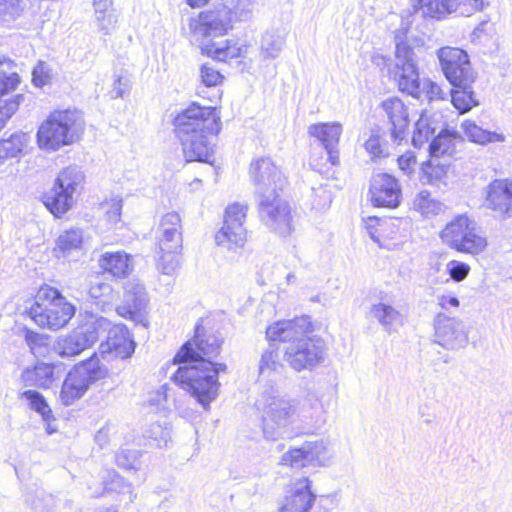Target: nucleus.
I'll list each match as a JSON object with an SVG mask.
<instances>
[{
    "label": "nucleus",
    "instance_id": "obj_9",
    "mask_svg": "<svg viewBox=\"0 0 512 512\" xmlns=\"http://www.w3.org/2000/svg\"><path fill=\"white\" fill-rule=\"evenodd\" d=\"M177 137L194 134H214L219 131V117L211 106L192 103L174 119Z\"/></svg>",
    "mask_w": 512,
    "mask_h": 512
},
{
    "label": "nucleus",
    "instance_id": "obj_14",
    "mask_svg": "<svg viewBox=\"0 0 512 512\" xmlns=\"http://www.w3.org/2000/svg\"><path fill=\"white\" fill-rule=\"evenodd\" d=\"M435 343L447 350L464 348L469 341V333L462 320L438 313L434 318Z\"/></svg>",
    "mask_w": 512,
    "mask_h": 512
},
{
    "label": "nucleus",
    "instance_id": "obj_62",
    "mask_svg": "<svg viewBox=\"0 0 512 512\" xmlns=\"http://www.w3.org/2000/svg\"><path fill=\"white\" fill-rule=\"evenodd\" d=\"M489 5V0H460V15L469 16L482 11Z\"/></svg>",
    "mask_w": 512,
    "mask_h": 512
},
{
    "label": "nucleus",
    "instance_id": "obj_3",
    "mask_svg": "<svg viewBox=\"0 0 512 512\" xmlns=\"http://www.w3.org/2000/svg\"><path fill=\"white\" fill-rule=\"evenodd\" d=\"M255 408L260 415L265 439L276 441L291 437L292 424L297 413V404L293 399L270 387L258 396Z\"/></svg>",
    "mask_w": 512,
    "mask_h": 512
},
{
    "label": "nucleus",
    "instance_id": "obj_36",
    "mask_svg": "<svg viewBox=\"0 0 512 512\" xmlns=\"http://www.w3.org/2000/svg\"><path fill=\"white\" fill-rule=\"evenodd\" d=\"M369 313L386 331H390L395 324L400 323L402 318L399 310L383 302L372 304Z\"/></svg>",
    "mask_w": 512,
    "mask_h": 512
},
{
    "label": "nucleus",
    "instance_id": "obj_17",
    "mask_svg": "<svg viewBox=\"0 0 512 512\" xmlns=\"http://www.w3.org/2000/svg\"><path fill=\"white\" fill-rule=\"evenodd\" d=\"M311 483L307 477L292 482L279 502L277 512H310L316 499Z\"/></svg>",
    "mask_w": 512,
    "mask_h": 512
},
{
    "label": "nucleus",
    "instance_id": "obj_4",
    "mask_svg": "<svg viewBox=\"0 0 512 512\" xmlns=\"http://www.w3.org/2000/svg\"><path fill=\"white\" fill-rule=\"evenodd\" d=\"M84 129L85 121L78 110L54 111L38 128V147L46 152H55L63 146L77 142Z\"/></svg>",
    "mask_w": 512,
    "mask_h": 512
},
{
    "label": "nucleus",
    "instance_id": "obj_40",
    "mask_svg": "<svg viewBox=\"0 0 512 512\" xmlns=\"http://www.w3.org/2000/svg\"><path fill=\"white\" fill-rule=\"evenodd\" d=\"M28 144V136L25 133L17 132L9 138L0 141V165L8 158L20 155Z\"/></svg>",
    "mask_w": 512,
    "mask_h": 512
},
{
    "label": "nucleus",
    "instance_id": "obj_39",
    "mask_svg": "<svg viewBox=\"0 0 512 512\" xmlns=\"http://www.w3.org/2000/svg\"><path fill=\"white\" fill-rule=\"evenodd\" d=\"M304 446L310 466H327L330 463L332 453L327 441L323 439L306 441Z\"/></svg>",
    "mask_w": 512,
    "mask_h": 512
},
{
    "label": "nucleus",
    "instance_id": "obj_13",
    "mask_svg": "<svg viewBox=\"0 0 512 512\" xmlns=\"http://www.w3.org/2000/svg\"><path fill=\"white\" fill-rule=\"evenodd\" d=\"M247 206L240 203H233L226 208L224 223L216 233L217 245L228 249L243 247L247 241V230L244 227Z\"/></svg>",
    "mask_w": 512,
    "mask_h": 512
},
{
    "label": "nucleus",
    "instance_id": "obj_28",
    "mask_svg": "<svg viewBox=\"0 0 512 512\" xmlns=\"http://www.w3.org/2000/svg\"><path fill=\"white\" fill-rule=\"evenodd\" d=\"M288 31L284 27H271L261 36L259 53L264 60H273L280 56L286 43Z\"/></svg>",
    "mask_w": 512,
    "mask_h": 512
},
{
    "label": "nucleus",
    "instance_id": "obj_26",
    "mask_svg": "<svg viewBox=\"0 0 512 512\" xmlns=\"http://www.w3.org/2000/svg\"><path fill=\"white\" fill-rule=\"evenodd\" d=\"M252 48L250 43L231 40L208 41L201 47L202 52L219 61L246 57Z\"/></svg>",
    "mask_w": 512,
    "mask_h": 512
},
{
    "label": "nucleus",
    "instance_id": "obj_24",
    "mask_svg": "<svg viewBox=\"0 0 512 512\" xmlns=\"http://www.w3.org/2000/svg\"><path fill=\"white\" fill-rule=\"evenodd\" d=\"M381 107L390 124L391 139L399 144L407 135L409 124L408 109L399 98H389L382 102Z\"/></svg>",
    "mask_w": 512,
    "mask_h": 512
},
{
    "label": "nucleus",
    "instance_id": "obj_20",
    "mask_svg": "<svg viewBox=\"0 0 512 512\" xmlns=\"http://www.w3.org/2000/svg\"><path fill=\"white\" fill-rule=\"evenodd\" d=\"M108 327L101 333L106 335V341L100 345L101 354H114L115 357L126 359L135 350V343L128 329L122 324L113 325L110 320Z\"/></svg>",
    "mask_w": 512,
    "mask_h": 512
},
{
    "label": "nucleus",
    "instance_id": "obj_43",
    "mask_svg": "<svg viewBox=\"0 0 512 512\" xmlns=\"http://www.w3.org/2000/svg\"><path fill=\"white\" fill-rule=\"evenodd\" d=\"M450 91L451 102L453 106L464 114L470 111L473 107L478 106V101L474 98V93L471 90V85L466 87H455Z\"/></svg>",
    "mask_w": 512,
    "mask_h": 512
},
{
    "label": "nucleus",
    "instance_id": "obj_61",
    "mask_svg": "<svg viewBox=\"0 0 512 512\" xmlns=\"http://www.w3.org/2000/svg\"><path fill=\"white\" fill-rule=\"evenodd\" d=\"M139 458L137 450H121L115 456L116 464L124 469H133Z\"/></svg>",
    "mask_w": 512,
    "mask_h": 512
},
{
    "label": "nucleus",
    "instance_id": "obj_44",
    "mask_svg": "<svg viewBox=\"0 0 512 512\" xmlns=\"http://www.w3.org/2000/svg\"><path fill=\"white\" fill-rule=\"evenodd\" d=\"M413 209L425 217H430L442 210V204L433 199L427 190H422L413 200Z\"/></svg>",
    "mask_w": 512,
    "mask_h": 512
},
{
    "label": "nucleus",
    "instance_id": "obj_11",
    "mask_svg": "<svg viewBox=\"0 0 512 512\" xmlns=\"http://www.w3.org/2000/svg\"><path fill=\"white\" fill-rule=\"evenodd\" d=\"M249 174L258 200L277 195L286 183L281 169L270 157L253 160L250 164Z\"/></svg>",
    "mask_w": 512,
    "mask_h": 512
},
{
    "label": "nucleus",
    "instance_id": "obj_10",
    "mask_svg": "<svg viewBox=\"0 0 512 512\" xmlns=\"http://www.w3.org/2000/svg\"><path fill=\"white\" fill-rule=\"evenodd\" d=\"M441 70L454 87L472 85L475 74L466 51L456 47H442L436 52Z\"/></svg>",
    "mask_w": 512,
    "mask_h": 512
},
{
    "label": "nucleus",
    "instance_id": "obj_7",
    "mask_svg": "<svg viewBox=\"0 0 512 512\" xmlns=\"http://www.w3.org/2000/svg\"><path fill=\"white\" fill-rule=\"evenodd\" d=\"M108 371L95 356L76 364L66 375L59 399L65 406L72 405L88 391L95 382L104 379Z\"/></svg>",
    "mask_w": 512,
    "mask_h": 512
},
{
    "label": "nucleus",
    "instance_id": "obj_35",
    "mask_svg": "<svg viewBox=\"0 0 512 512\" xmlns=\"http://www.w3.org/2000/svg\"><path fill=\"white\" fill-rule=\"evenodd\" d=\"M420 9L423 16L439 20L451 13L460 14V0H425Z\"/></svg>",
    "mask_w": 512,
    "mask_h": 512
},
{
    "label": "nucleus",
    "instance_id": "obj_32",
    "mask_svg": "<svg viewBox=\"0 0 512 512\" xmlns=\"http://www.w3.org/2000/svg\"><path fill=\"white\" fill-rule=\"evenodd\" d=\"M99 264L105 271L116 277H124L132 270L130 256L121 251L104 253Z\"/></svg>",
    "mask_w": 512,
    "mask_h": 512
},
{
    "label": "nucleus",
    "instance_id": "obj_41",
    "mask_svg": "<svg viewBox=\"0 0 512 512\" xmlns=\"http://www.w3.org/2000/svg\"><path fill=\"white\" fill-rule=\"evenodd\" d=\"M449 165L445 159L431 157L421 165L422 179L429 184L441 181L447 176Z\"/></svg>",
    "mask_w": 512,
    "mask_h": 512
},
{
    "label": "nucleus",
    "instance_id": "obj_34",
    "mask_svg": "<svg viewBox=\"0 0 512 512\" xmlns=\"http://www.w3.org/2000/svg\"><path fill=\"white\" fill-rule=\"evenodd\" d=\"M461 128L467 139L476 144L486 145L505 141L503 134L483 129L472 120L463 121Z\"/></svg>",
    "mask_w": 512,
    "mask_h": 512
},
{
    "label": "nucleus",
    "instance_id": "obj_57",
    "mask_svg": "<svg viewBox=\"0 0 512 512\" xmlns=\"http://www.w3.org/2000/svg\"><path fill=\"white\" fill-rule=\"evenodd\" d=\"M102 209L108 222L118 223L121 217L122 199L112 198L107 200L102 204Z\"/></svg>",
    "mask_w": 512,
    "mask_h": 512
},
{
    "label": "nucleus",
    "instance_id": "obj_19",
    "mask_svg": "<svg viewBox=\"0 0 512 512\" xmlns=\"http://www.w3.org/2000/svg\"><path fill=\"white\" fill-rule=\"evenodd\" d=\"M371 202L374 206L396 208L402 198L398 180L389 174L381 173L372 178L370 184Z\"/></svg>",
    "mask_w": 512,
    "mask_h": 512
},
{
    "label": "nucleus",
    "instance_id": "obj_29",
    "mask_svg": "<svg viewBox=\"0 0 512 512\" xmlns=\"http://www.w3.org/2000/svg\"><path fill=\"white\" fill-rule=\"evenodd\" d=\"M82 246L83 231L78 228H72L58 236L54 251L57 257H78L82 251Z\"/></svg>",
    "mask_w": 512,
    "mask_h": 512
},
{
    "label": "nucleus",
    "instance_id": "obj_60",
    "mask_svg": "<svg viewBox=\"0 0 512 512\" xmlns=\"http://www.w3.org/2000/svg\"><path fill=\"white\" fill-rule=\"evenodd\" d=\"M147 437L153 439L156 442V446L162 447L167 444L170 439V432L167 428H164L158 423H154L146 431Z\"/></svg>",
    "mask_w": 512,
    "mask_h": 512
},
{
    "label": "nucleus",
    "instance_id": "obj_33",
    "mask_svg": "<svg viewBox=\"0 0 512 512\" xmlns=\"http://www.w3.org/2000/svg\"><path fill=\"white\" fill-rule=\"evenodd\" d=\"M74 195L60 191L59 187L54 184L50 192L44 197V204L50 210V212L56 216L61 217L68 212L74 205Z\"/></svg>",
    "mask_w": 512,
    "mask_h": 512
},
{
    "label": "nucleus",
    "instance_id": "obj_18",
    "mask_svg": "<svg viewBox=\"0 0 512 512\" xmlns=\"http://www.w3.org/2000/svg\"><path fill=\"white\" fill-rule=\"evenodd\" d=\"M486 208L500 219L512 218V180L495 179L485 188Z\"/></svg>",
    "mask_w": 512,
    "mask_h": 512
},
{
    "label": "nucleus",
    "instance_id": "obj_16",
    "mask_svg": "<svg viewBox=\"0 0 512 512\" xmlns=\"http://www.w3.org/2000/svg\"><path fill=\"white\" fill-rule=\"evenodd\" d=\"M259 213L263 222L281 236L291 232V217L288 204L279 195L258 200Z\"/></svg>",
    "mask_w": 512,
    "mask_h": 512
},
{
    "label": "nucleus",
    "instance_id": "obj_53",
    "mask_svg": "<svg viewBox=\"0 0 512 512\" xmlns=\"http://www.w3.org/2000/svg\"><path fill=\"white\" fill-rule=\"evenodd\" d=\"M23 10V0H0V18L4 21L17 19Z\"/></svg>",
    "mask_w": 512,
    "mask_h": 512
},
{
    "label": "nucleus",
    "instance_id": "obj_51",
    "mask_svg": "<svg viewBox=\"0 0 512 512\" xmlns=\"http://www.w3.org/2000/svg\"><path fill=\"white\" fill-rule=\"evenodd\" d=\"M180 251H159L158 270L165 275H172L179 267Z\"/></svg>",
    "mask_w": 512,
    "mask_h": 512
},
{
    "label": "nucleus",
    "instance_id": "obj_21",
    "mask_svg": "<svg viewBox=\"0 0 512 512\" xmlns=\"http://www.w3.org/2000/svg\"><path fill=\"white\" fill-rule=\"evenodd\" d=\"M190 28L196 36L220 37L231 28L229 11L225 8L203 11L198 19L190 24Z\"/></svg>",
    "mask_w": 512,
    "mask_h": 512
},
{
    "label": "nucleus",
    "instance_id": "obj_23",
    "mask_svg": "<svg viewBox=\"0 0 512 512\" xmlns=\"http://www.w3.org/2000/svg\"><path fill=\"white\" fill-rule=\"evenodd\" d=\"M159 251H180L182 248V223L176 212L165 214L157 231Z\"/></svg>",
    "mask_w": 512,
    "mask_h": 512
},
{
    "label": "nucleus",
    "instance_id": "obj_12",
    "mask_svg": "<svg viewBox=\"0 0 512 512\" xmlns=\"http://www.w3.org/2000/svg\"><path fill=\"white\" fill-rule=\"evenodd\" d=\"M392 73L402 92L412 97H419L422 81L419 78L413 49L404 42L396 43L395 64Z\"/></svg>",
    "mask_w": 512,
    "mask_h": 512
},
{
    "label": "nucleus",
    "instance_id": "obj_37",
    "mask_svg": "<svg viewBox=\"0 0 512 512\" xmlns=\"http://www.w3.org/2000/svg\"><path fill=\"white\" fill-rule=\"evenodd\" d=\"M89 295L103 311L110 310L117 299V292L112 285L100 280L91 283Z\"/></svg>",
    "mask_w": 512,
    "mask_h": 512
},
{
    "label": "nucleus",
    "instance_id": "obj_54",
    "mask_svg": "<svg viewBox=\"0 0 512 512\" xmlns=\"http://www.w3.org/2000/svg\"><path fill=\"white\" fill-rule=\"evenodd\" d=\"M419 90L420 93L419 97H416L417 99H427L428 101H433L442 100L446 96V93L441 89V87L429 79H424L422 81Z\"/></svg>",
    "mask_w": 512,
    "mask_h": 512
},
{
    "label": "nucleus",
    "instance_id": "obj_59",
    "mask_svg": "<svg viewBox=\"0 0 512 512\" xmlns=\"http://www.w3.org/2000/svg\"><path fill=\"white\" fill-rule=\"evenodd\" d=\"M200 77L202 83L207 87L216 86L223 80V76L220 72L207 64L201 66Z\"/></svg>",
    "mask_w": 512,
    "mask_h": 512
},
{
    "label": "nucleus",
    "instance_id": "obj_49",
    "mask_svg": "<svg viewBox=\"0 0 512 512\" xmlns=\"http://www.w3.org/2000/svg\"><path fill=\"white\" fill-rule=\"evenodd\" d=\"M104 488L108 491H116L119 493H128L129 500L133 501V494L131 490V485L125 481L123 477H121L115 471H108L107 475L104 477Z\"/></svg>",
    "mask_w": 512,
    "mask_h": 512
},
{
    "label": "nucleus",
    "instance_id": "obj_52",
    "mask_svg": "<svg viewBox=\"0 0 512 512\" xmlns=\"http://www.w3.org/2000/svg\"><path fill=\"white\" fill-rule=\"evenodd\" d=\"M95 24L99 32L104 35L110 34L117 26L119 14L116 11L94 14Z\"/></svg>",
    "mask_w": 512,
    "mask_h": 512
},
{
    "label": "nucleus",
    "instance_id": "obj_50",
    "mask_svg": "<svg viewBox=\"0 0 512 512\" xmlns=\"http://www.w3.org/2000/svg\"><path fill=\"white\" fill-rule=\"evenodd\" d=\"M25 340L27 345L29 346L31 352L36 357L45 356L48 351V337L34 332L32 330H27L25 332Z\"/></svg>",
    "mask_w": 512,
    "mask_h": 512
},
{
    "label": "nucleus",
    "instance_id": "obj_1",
    "mask_svg": "<svg viewBox=\"0 0 512 512\" xmlns=\"http://www.w3.org/2000/svg\"><path fill=\"white\" fill-rule=\"evenodd\" d=\"M221 340L214 334L202 332L197 326L194 338L183 345L174 358L175 363H184L173 375V380L204 407L217 397L218 373L225 369L215 364L212 358L219 354Z\"/></svg>",
    "mask_w": 512,
    "mask_h": 512
},
{
    "label": "nucleus",
    "instance_id": "obj_6",
    "mask_svg": "<svg viewBox=\"0 0 512 512\" xmlns=\"http://www.w3.org/2000/svg\"><path fill=\"white\" fill-rule=\"evenodd\" d=\"M440 238L449 248L470 255L481 254L488 245L481 227L465 214L458 215L447 223Z\"/></svg>",
    "mask_w": 512,
    "mask_h": 512
},
{
    "label": "nucleus",
    "instance_id": "obj_58",
    "mask_svg": "<svg viewBox=\"0 0 512 512\" xmlns=\"http://www.w3.org/2000/svg\"><path fill=\"white\" fill-rule=\"evenodd\" d=\"M50 68L49 65L43 61H39L32 71V81L35 86L43 87L50 81Z\"/></svg>",
    "mask_w": 512,
    "mask_h": 512
},
{
    "label": "nucleus",
    "instance_id": "obj_56",
    "mask_svg": "<svg viewBox=\"0 0 512 512\" xmlns=\"http://www.w3.org/2000/svg\"><path fill=\"white\" fill-rule=\"evenodd\" d=\"M332 202V193L328 189V185L321 184L317 188H313V206L316 209L323 210L330 206Z\"/></svg>",
    "mask_w": 512,
    "mask_h": 512
},
{
    "label": "nucleus",
    "instance_id": "obj_31",
    "mask_svg": "<svg viewBox=\"0 0 512 512\" xmlns=\"http://www.w3.org/2000/svg\"><path fill=\"white\" fill-rule=\"evenodd\" d=\"M283 371L277 349L273 345L264 350L258 363V381H273L274 377Z\"/></svg>",
    "mask_w": 512,
    "mask_h": 512
},
{
    "label": "nucleus",
    "instance_id": "obj_46",
    "mask_svg": "<svg viewBox=\"0 0 512 512\" xmlns=\"http://www.w3.org/2000/svg\"><path fill=\"white\" fill-rule=\"evenodd\" d=\"M22 397L28 401L30 408L38 412L45 421L51 418L52 411L42 394L35 390H26L22 393Z\"/></svg>",
    "mask_w": 512,
    "mask_h": 512
},
{
    "label": "nucleus",
    "instance_id": "obj_38",
    "mask_svg": "<svg viewBox=\"0 0 512 512\" xmlns=\"http://www.w3.org/2000/svg\"><path fill=\"white\" fill-rule=\"evenodd\" d=\"M83 181L84 174L81 169L77 166H69L58 174L54 184L60 188L61 192L64 190L74 195L81 187Z\"/></svg>",
    "mask_w": 512,
    "mask_h": 512
},
{
    "label": "nucleus",
    "instance_id": "obj_8",
    "mask_svg": "<svg viewBox=\"0 0 512 512\" xmlns=\"http://www.w3.org/2000/svg\"><path fill=\"white\" fill-rule=\"evenodd\" d=\"M108 325L105 317L91 318L72 333L58 337L54 350L63 358L75 357L97 342Z\"/></svg>",
    "mask_w": 512,
    "mask_h": 512
},
{
    "label": "nucleus",
    "instance_id": "obj_42",
    "mask_svg": "<svg viewBox=\"0 0 512 512\" xmlns=\"http://www.w3.org/2000/svg\"><path fill=\"white\" fill-rule=\"evenodd\" d=\"M455 140L456 137L453 134L440 132L429 146L430 156L440 159L452 156L456 151Z\"/></svg>",
    "mask_w": 512,
    "mask_h": 512
},
{
    "label": "nucleus",
    "instance_id": "obj_64",
    "mask_svg": "<svg viewBox=\"0 0 512 512\" xmlns=\"http://www.w3.org/2000/svg\"><path fill=\"white\" fill-rule=\"evenodd\" d=\"M416 163V156L413 152H406L398 158L399 168L407 175L415 170Z\"/></svg>",
    "mask_w": 512,
    "mask_h": 512
},
{
    "label": "nucleus",
    "instance_id": "obj_22",
    "mask_svg": "<svg viewBox=\"0 0 512 512\" xmlns=\"http://www.w3.org/2000/svg\"><path fill=\"white\" fill-rule=\"evenodd\" d=\"M342 130V124L337 121L316 123L308 127V134L321 143L332 165L339 164L338 145Z\"/></svg>",
    "mask_w": 512,
    "mask_h": 512
},
{
    "label": "nucleus",
    "instance_id": "obj_2",
    "mask_svg": "<svg viewBox=\"0 0 512 512\" xmlns=\"http://www.w3.org/2000/svg\"><path fill=\"white\" fill-rule=\"evenodd\" d=\"M312 330L309 317L303 316L273 323L267 327L266 337L286 343L283 358L294 371H311L324 362L327 350L321 337L309 336Z\"/></svg>",
    "mask_w": 512,
    "mask_h": 512
},
{
    "label": "nucleus",
    "instance_id": "obj_5",
    "mask_svg": "<svg viewBox=\"0 0 512 512\" xmlns=\"http://www.w3.org/2000/svg\"><path fill=\"white\" fill-rule=\"evenodd\" d=\"M74 306L58 290L46 286L40 288L35 302L28 310L30 318L41 328L58 330L73 317Z\"/></svg>",
    "mask_w": 512,
    "mask_h": 512
},
{
    "label": "nucleus",
    "instance_id": "obj_30",
    "mask_svg": "<svg viewBox=\"0 0 512 512\" xmlns=\"http://www.w3.org/2000/svg\"><path fill=\"white\" fill-rule=\"evenodd\" d=\"M22 378L26 386H34L37 388L48 389L58 378L55 374V366L53 364L38 363L31 369L23 372Z\"/></svg>",
    "mask_w": 512,
    "mask_h": 512
},
{
    "label": "nucleus",
    "instance_id": "obj_55",
    "mask_svg": "<svg viewBox=\"0 0 512 512\" xmlns=\"http://www.w3.org/2000/svg\"><path fill=\"white\" fill-rule=\"evenodd\" d=\"M446 270L453 281L461 282L467 278L471 268L467 263L451 260L447 263Z\"/></svg>",
    "mask_w": 512,
    "mask_h": 512
},
{
    "label": "nucleus",
    "instance_id": "obj_45",
    "mask_svg": "<svg viewBox=\"0 0 512 512\" xmlns=\"http://www.w3.org/2000/svg\"><path fill=\"white\" fill-rule=\"evenodd\" d=\"M435 127L429 123V117L426 113H422L415 124L412 143L415 147H421L434 134Z\"/></svg>",
    "mask_w": 512,
    "mask_h": 512
},
{
    "label": "nucleus",
    "instance_id": "obj_25",
    "mask_svg": "<svg viewBox=\"0 0 512 512\" xmlns=\"http://www.w3.org/2000/svg\"><path fill=\"white\" fill-rule=\"evenodd\" d=\"M212 134H194L178 137L186 162L211 163L213 147L209 141Z\"/></svg>",
    "mask_w": 512,
    "mask_h": 512
},
{
    "label": "nucleus",
    "instance_id": "obj_63",
    "mask_svg": "<svg viewBox=\"0 0 512 512\" xmlns=\"http://www.w3.org/2000/svg\"><path fill=\"white\" fill-rule=\"evenodd\" d=\"M130 81L127 77L117 75L114 83L113 89L111 90V96L113 98L123 97L125 93L129 91Z\"/></svg>",
    "mask_w": 512,
    "mask_h": 512
},
{
    "label": "nucleus",
    "instance_id": "obj_48",
    "mask_svg": "<svg viewBox=\"0 0 512 512\" xmlns=\"http://www.w3.org/2000/svg\"><path fill=\"white\" fill-rule=\"evenodd\" d=\"M306 449L304 443L300 447L290 448L281 457V464L292 468H301L310 466L308 458H306Z\"/></svg>",
    "mask_w": 512,
    "mask_h": 512
},
{
    "label": "nucleus",
    "instance_id": "obj_47",
    "mask_svg": "<svg viewBox=\"0 0 512 512\" xmlns=\"http://www.w3.org/2000/svg\"><path fill=\"white\" fill-rule=\"evenodd\" d=\"M363 146L372 160L384 158L389 155L388 147L386 143L381 140L378 131H372Z\"/></svg>",
    "mask_w": 512,
    "mask_h": 512
},
{
    "label": "nucleus",
    "instance_id": "obj_15",
    "mask_svg": "<svg viewBox=\"0 0 512 512\" xmlns=\"http://www.w3.org/2000/svg\"><path fill=\"white\" fill-rule=\"evenodd\" d=\"M147 293L142 284L135 280L127 281L124 285L123 300L116 307L118 315L146 325L147 323Z\"/></svg>",
    "mask_w": 512,
    "mask_h": 512
},
{
    "label": "nucleus",
    "instance_id": "obj_27",
    "mask_svg": "<svg viewBox=\"0 0 512 512\" xmlns=\"http://www.w3.org/2000/svg\"><path fill=\"white\" fill-rule=\"evenodd\" d=\"M308 407L309 410H304L302 415V422L307 425L305 433H313L314 430L320 429L326 422L325 414L328 405L322 401V397L318 392H310L305 398L304 409Z\"/></svg>",
    "mask_w": 512,
    "mask_h": 512
}]
</instances>
